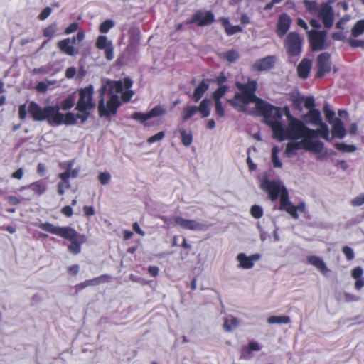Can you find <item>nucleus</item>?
I'll return each mask as SVG.
<instances>
[{
  "label": "nucleus",
  "mask_w": 364,
  "mask_h": 364,
  "mask_svg": "<svg viewBox=\"0 0 364 364\" xmlns=\"http://www.w3.org/2000/svg\"><path fill=\"white\" fill-rule=\"evenodd\" d=\"M164 136H165V132L161 131V132H158L157 134L149 137L147 139V142L151 144L156 141H161V139H163L164 138Z\"/></svg>",
  "instance_id": "obj_52"
},
{
  "label": "nucleus",
  "mask_w": 364,
  "mask_h": 364,
  "mask_svg": "<svg viewBox=\"0 0 364 364\" xmlns=\"http://www.w3.org/2000/svg\"><path fill=\"white\" fill-rule=\"evenodd\" d=\"M239 325V321L237 318L230 316L226 317L224 321L223 328L225 331H231Z\"/></svg>",
  "instance_id": "obj_34"
},
{
  "label": "nucleus",
  "mask_w": 364,
  "mask_h": 364,
  "mask_svg": "<svg viewBox=\"0 0 364 364\" xmlns=\"http://www.w3.org/2000/svg\"><path fill=\"white\" fill-rule=\"evenodd\" d=\"M220 21L228 36H232L242 31V28L240 26H232L226 18H221Z\"/></svg>",
  "instance_id": "obj_28"
},
{
  "label": "nucleus",
  "mask_w": 364,
  "mask_h": 364,
  "mask_svg": "<svg viewBox=\"0 0 364 364\" xmlns=\"http://www.w3.org/2000/svg\"><path fill=\"white\" fill-rule=\"evenodd\" d=\"M332 124V134L334 137L343 139L346 133L341 119L336 118Z\"/></svg>",
  "instance_id": "obj_24"
},
{
  "label": "nucleus",
  "mask_w": 364,
  "mask_h": 364,
  "mask_svg": "<svg viewBox=\"0 0 364 364\" xmlns=\"http://www.w3.org/2000/svg\"><path fill=\"white\" fill-rule=\"evenodd\" d=\"M291 23V19L287 14H282L279 16L277 24V33L279 37L284 36L289 31Z\"/></svg>",
  "instance_id": "obj_18"
},
{
  "label": "nucleus",
  "mask_w": 364,
  "mask_h": 364,
  "mask_svg": "<svg viewBox=\"0 0 364 364\" xmlns=\"http://www.w3.org/2000/svg\"><path fill=\"white\" fill-rule=\"evenodd\" d=\"M224 57L228 61L232 63L238 59L239 53L235 50H230L225 53Z\"/></svg>",
  "instance_id": "obj_46"
},
{
  "label": "nucleus",
  "mask_w": 364,
  "mask_h": 364,
  "mask_svg": "<svg viewBox=\"0 0 364 364\" xmlns=\"http://www.w3.org/2000/svg\"><path fill=\"white\" fill-rule=\"evenodd\" d=\"M236 87L240 92L235 93L234 100H228V102L232 106H236L235 100L240 101L245 105H247L250 102H255V108L257 112L264 117V119L269 117L272 111L269 108L274 106L258 98L255 95L257 88V83L255 80H249L245 84L237 82Z\"/></svg>",
  "instance_id": "obj_4"
},
{
  "label": "nucleus",
  "mask_w": 364,
  "mask_h": 364,
  "mask_svg": "<svg viewBox=\"0 0 364 364\" xmlns=\"http://www.w3.org/2000/svg\"><path fill=\"white\" fill-rule=\"evenodd\" d=\"M171 223L175 226H180L183 229L189 230L201 231L207 229L208 226L200 223L195 220L185 219L181 216H175L171 218Z\"/></svg>",
  "instance_id": "obj_13"
},
{
  "label": "nucleus",
  "mask_w": 364,
  "mask_h": 364,
  "mask_svg": "<svg viewBox=\"0 0 364 364\" xmlns=\"http://www.w3.org/2000/svg\"><path fill=\"white\" fill-rule=\"evenodd\" d=\"M198 112L197 106H188L183 108L182 118L187 121Z\"/></svg>",
  "instance_id": "obj_38"
},
{
  "label": "nucleus",
  "mask_w": 364,
  "mask_h": 364,
  "mask_svg": "<svg viewBox=\"0 0 364 364\" xmlns=\"http://www.w3.org/2000/svg\"><path fill=\"white\" fill-rule=\"evenodd\" d=\"M299 149H304L303 140L300 142H289L286 146V154L288 156L294 155Z\"/></svg>",
  "instance_id": "obj_32"
},
{
  "label": "nucleus",
  "mask_w": 364,
  "mask_h": 364,
  "mask_svg": "<svg viewBox=\"0 0 364 364\" xmlns=\"http://www.w3.org/2000/svg\"><path fill=\"white\" fill-rule=\"evenodd\" d=\"M105 50V58L107 60H112L114 58V46L109 43L108 46L103 49Z\"/></svg>",
  "instance_id": "obj_53"
},
{
  "label": "nucleus",
  "mask_w": 364,
  "mask_h": 364,
  "mask_svg": "<svg viewBox=\"0 0 364 364\" xmlns=\"http://www.w3.org/2000/svg\"><path fill=\"white\" fill-rule=\"evenodd\" d=\"M335 148L343 153H350L356 150V147L352 144H346L345 143H336Z\"/></svg>",
  "instance_id": "obj_39"
},
{
  "label": "nucleus",
  "mask_w": 364,
  "mask_h": 364,
  "mask_svg": "<svg viewBox=\"0 0 364 364\" xmlns=\"http://www.w3.org/2000/svg\"><path fill=\"white\" fill-rule=\"evenodd\" d=\"M261 188L267 192L269 199L275 201L279 197L280 210H284L289 213L294 219L299 218L298 212L301 213L306 212V205L304 203H300L297 205L291 203L289 198V193L284 186H281L280 183L274 180L265 179L261 184Z\"/></svg>",
  "instance_id": "obj_3"
},
{
  "label": "nucleus",
  "mask_w": 364,
  "mask_h": 364,
  "mask_svg": "<svg viewBox=\"0 0 364 364\" xmlns=\"http://www.w3.org/2000/svg\"><path fill=\"white\" fill-rule=\"evenodd\" d=\"M344 300L346 302H353V301H358L360 298L354 294H352L350 293H344L343 294Z\"/></svg>",
  "instance_id": "obj_63"
},
{
  "label": "nucleus",
  "mask_w": 364,
  "mask_h": 364,
  "mask_svg": "<svg viewBox=\"0 0 364 364\" xmlns=\"http://www.w3.org/2000/svg\"><path fill=\"white\" fill-rule=\"evenodd\" d=\"M57 47L61 53L70 55L75 56L79 53L78 48L73 46L70 38H67L59 41L57 43Z\"/></svg>",
  "instance_id": "obj_17"
},
{
  "label": "nucleus",
  "mask_w": 364,
  "mask_h": 364,
  "mask_svg": "<svg viewBox=\"0 0 364 364\" xmlns=\"http://www.w3.org/2000/svg\"><path fill=\"white\" fill-rule=\"evenodd\" d=\"M215 102V112L218 117H223L225 116V109L222 105L221 101Z\"/></svg>",
  "instance_id": "obj_50"
},
{
  "label": "nucleus",
  "mask_w": 364,
  "mask_h": 364,
  "mask_svg": "<svg viewBox=\"0 0 364 364\" xmlns=\"http://www.w3.org/2000/svg\"><path fill=\"white\" fill-rule=\"evenodd\" d=\"M342 252L348 261H351L355 258V254L353 250L351 247L347 245L343 246L342 248Z\"/></svg>",
  "instance_id": "obj_48"
},
{
  "label": "nucleus",
  "mask_w": 364,
  "mask_h": 364,
  "mask_svg": "<svg viewBox=\"0 0 364 364\" xmlns=\"http://www.w3.org/2000/svg\"><path fill=\"white\" fill-rule=\"evenodd\" d=\"M109 43H112V41H108L107 36H100L97 38L95 46L99 50H102L108 46Z\"/></svg>",
  "instance_id": "obj_43"
},
{
  "label": "nucleus",
  "mask_w": 364,
  "mask_h": 364,
  "mask_svg": "<svg viewBox=\"0 0 364 364\" xmlns=\"http://www.w3.org/2000/svg\"><path fill=\"white\" fill-rule=\"evenodd\" d=\"M267 321L269 324H287L290 323V318L288 316H272L268 318Z\"/></svg>",
  "instance_id": "obj_36"
},
{
  "label": "nucleus",
  "mask_w": 364,
  "mask_h": 364,
  "mask_svg": "<svg viewBox=\"0 0 364 364\" xmlns=\"http://www.w3.org/2000/svg\"><path fill=\"white\" fill-rule=\"evenodd\" d=\"M269 109H272L271 113L264 121L271 127L274 137L278 141L309 138V128L302 121L293 117L287 107L285 109V116L289 122L286 128L281 122V109L278 107H271Z\"/></svg>",
  "instance_id": "obj_1"
},
{
  "label": "nucleus",
  "mask_w": 364,
  "mask_h": 364,
  "mask_svg": "<svg viewBox=\"0 0 364 364\" xmlns=\"http://www.w3.org/2000/svg\"><path fill=\"white\" fill-rule=\"evenodd\" d=\"M93 87L89 85L79 90V100L75 109L78 112L90 111L95 105L92 102Z\"/></svg>",
  "instance_id": "obj_10"
},
{
  "label": "nucleus",
  "mask_w": 364,
  "mask_h": 364,
  "mask_svg": "<svg viewBox=\"0 0 364 364\" xmlns=\"http://www.w3.org/2000/svg\"><path fill=\"white\" fill-rule=\"evenodd\" d=\"M307 37L312 51H320L328 49L331 41L327 39V31L311 29L307 31Z\"/></svg>",
  "instance_id": "obj_8"
},
{
  "label": "nucleus",
  "mask_w": 364,
  "mask_h": 364,
  "mask_svg": "<svg viewBox=\"0 0 364 364\" xmlns=\"http://www.w3.org/2000/svg\"><path fill=\"white\" fill-rule=\"evenodd\" d=\"M318 125L320 127L316 130L309 128V138H316L318 136H321L326 140H328L329 129L328 126L323 122Z\"/></svg>",
  "instance_id": "obj_22"
},
{
  "label": "nucleus",
  "mask_w": 364,
  "mask_h": 364,
  "mask_svg": "<svg viewBox=\"0 0 364 364\" xmlns=\"http://www.w3.org/2000/svg\"><path fill=\"white\" fill-rule=\"evenodd\" d=\"M316 63V77L318 78H321L326 74L331 72V55L328 53L325 52L321 53L317 58Z\"/></svg>",
  "instance_id": "obj_14"
},
{
  "label": "nucleus",
  "mask_w": 364,
  "mask_h": 364,
  "mask_svg": "<svg viewBox=\"0 0 364 364\" xmlns=\"http://www.w3.org/2000/svg\"><path fill=\"white\" fill-rule=\"evenodd\" d=\"M277 58L275 55H268L256 60L252 65V70L255 72H262L273 68Z\"/></svg>",
  "instance_id": "obj_15"
},
{
  "label": "nucleus",
  "mask_w": 364,
  "mask_h": 364,
  "mask_svg": "<svg viewBox=\"0 0 364 364\" xmlns=\"http://www.w3.org/2000/svg\"><path fill=\"white\" fill-rule=\"evenodd\" d=\"M26 188L30 189L36 195L41 196L46 191L47 184L44 180L40 179L30 183Z\"/></svg>",
  "instance_id": "obj_25"
},
{
  "label": "nucleus",
  "mask_w": 364,
  "mask_h": 364,
  "mask_svg": "<svg viewBox=\"0 0 364 364\" xmlns=\"http://www.w3.org/2000/svg\"><path fill=\"white\" fill-rule=\"evenodd\" d=\"M313 138L303 139L304 149L315 154H321L324 150V144L321 141H313Z\"/></svg>",
  "instance_id": "obj_19"
},
{
  "label": "nucleus",
  "mask_w": 364,
  "mask_h": 364,
  "mask_svg": "<svg viewBox=\"0 0 364 364\" xmlns=\"http://www.w3.org/2000/svg\"><path fill=\"white\" fill-rule=\"evenodd\" d=\"M98 178H99V180L100 181V183L102 185H106L110 181L111 176L107 172H102V173H100V175L98 176Z\"/></svg>",
  "instance_id": "obj_56"
},
{
  "label": "nucleus",
  "mask_w": 364,
  "mask_h": 364,
  "mask_svg": "<svg viewBox=\"0 0 364 364\" xmlns=\"http://www.w3.org/2000/svg\"><path fill=\"white\" fill-rule=\"evenodd\" d=\"M261 256L258 253L247 256L245 253H240L237 256V259L239 262V267L240 268L248 269L254 266V262L258 261Z\"/></svg>",
  "instance_id": "obj_16"
},
{
  "label": "nucleus",
  "mask_w": 364,
  "mask_h": 364,
  "mask_svg": "<svg viewBox=\"0 0 364 364\" xmlns=\"http://www.w3.org/2000/svg\"><path fill=\"white\" fill-rule=\"evenodd\" d=\"M303 40L296 32H290L284 40V47L287 54L291 57L299 56L302 51Z\"/></svg>",
  "instance_id": "obj_9"
},
{
  "label": "nucleus",
  "mask_w": 364,
  "mask_h": 364,
  "mask_svg": "<svg viewBox=\"0 0 364 364\" xmlns=\"http://www.w3.org/2000/svg\"><path fill=\"white\" fill-rule=\"evenodd\" d=\"M38 228L44 231L56 235L70 242L68 246L69 252L78 255L81 252V246L86 241L85 235L80 234L74 228L70 226H55L50 223H40Z\"/></svg>",
  "instance_id": "obj_5"
},
{
  "label": "nucleus",
  "mask_w": 364,
  "mask_h": 364,
  "mask_svg": "<svg viewBox=\"0 0 364 364\" xmlns=\"http://www.w3.org/2000/svg\"><path fill=\"white\" fill-rule=\"evenodd\" d=\"M57 30V23H50L43 29V36L46 38H51L55 35Z\"/></svg>",
  "instance_id": "obj_41"
},
{
  "label": "nucleus",
  "mask_w": 364,
  "mask_h": 364,
  "mask_svg": "<svg viewBox=\"0 0 364 364\" xmlns=\"http://www.w3.org/2000/svg\"><path fill=\"white\" fill-rule=\"evenodd\" d=\"M27 116V107L26 104H22L18 107V118L21 120H24Z\"/></svg>",
  "instance_id": "obj_58"
},
{
  "label": "nucleus",
  "mask_w": 364,
  "mask_h": 364,
  "mask_svg": "<svg viewBox=\"0 0 364 364\" xmlns=\"http://www.w3.org/2000/svg\"><path fill=\"white\" fill-rule=\"evenodd\" d=\"M250 213L254 218L259 219L263 215V209L258 205H254L251 207Z\"/></svg>",
  "instance_id": "obj_45"
},
{
  "label": "nucleus",
  "mask_w": 364,
  "mask_h": 364,
  "mask_svg": "<svg viewBox=\"0 0 364 364\" xmlns=\"http://www.w3.org/2000/svg\"><path fill=\"white\" fill-rule=\"evenodd\" d=\"M311 68V63L309 60L303 59L297 67L298 75L303 79L309 77Z\"/></svg>",
  "instance_id": "obj_27"
},
{
  "label": "nucleus",
  "mask_w": 364,
  "mask_h": 364,
  "mask_svg": "<svg viewBox=\"0 0 364 364\" xmlns=\"http://www.w3.org/2000/svg\"><path fill=\"white\" fill-rule=\"evenodd\" d=\"M279 149L274 146L272 149V161L274 168H282V163L278 157Z\"/></svg>",
  "instance_id": "obj_42"
},
{
  "label": "nucleus",
  "mask_w": 364,
  "mask_h": 364,
  "mask_svg": "<svg viewBox=\"0 0 364 364\" xmlns=\"http://www.w3.org/2000/svg\"><path fill=\"white\" fill-rule=\"evenodd\" d=\"M209 79L203 80L194 90L193 99L194 102H198L209 88Z\"/></svg>",
  "instance_id": "obj_23"
},
{
  "label": "nucleus",
  "mask_w": 364,
  "mask_h": 364,
  "mask_svg": "<svg viewBox=\"0 0 364 364\" xmlns=\"http://www.w3.org/2000/svg\"><path fill=\"white\" fill-rule=\"evenodd\" d=\"M134 92L130 90H126L125 91L122 92L121 100L123 102L127 103L129 102L132 97L134 95Z\"/></svg>",
  "instance_id": "obj_54"
},
{
  "label": "nucleus",
  "mask_w": 364,
  "mask_h": 364,
  "mask_svg": "<svg viewBox=\"0 0 364 364\" xmlns=\"http://www.w3.org/2000/svg\"><path fill=\"white\" fill-rule=\"evenodd\" d=\"M51 12L52 9L49 6H47L43 9V11L38 15V18L41 21H44L51 14Z\"/></svg>",
  "instance_id": "obj_57"
},
{
  "label": "nucleus",
  "mask_w": 364,
  "mask_h": 364,
  "mask_svg": "<svg viewBox=\"0 0 364 364\" xmlns=\"http://www.w3.org/2000/svg\"><path fill=\"white\" fill-rule=\"evenodd\" d=\"M228 80V77L225 76L223 72H221L218 76L215 78L209 80V82H213L217 84L218 86H225L223 85Z\"/></svg>",
  "instance_id": "obj_47"
},
{
  "label": "nucleus",
  "mask_w": 364,
  "mask_h": 364,
  "mask_svg": "<svg viewBox=\"0 0 364 364\" xmlns=\"http://www.w3.org/2000/svg\"><path fill=\"white\" fill-rule=\"evenodd\" d=\"M166 109L164 107V106L156 105L146 113L135 112L132 114L131 118L139 121L145 127H150L153 124L147 122L149 119L153 117L162 116L166 114Z\"/></svg>",
  "instance_id": "obj_11"
},
{
  "label": "nucleus",
  "mask_w": 364,
  "mask_h": 364,
  "mask_svg": "<svg viewBox=\"0 0 364 364\" xmlns=\"http://www.w3.org/2000/svg\"><path fill=\"white\" fill-rule=\"evenodd\" d=\"M323 112L325 113L326 117L329 123H333L334 122L335 118V112L330 109L328 105H326L323 107Z\"/></svg>",
  "instance_id": "obj_49"
},
{
  "label": "nucleus",
  "mask_w": 364,
  "mask_h": 364,
  "mask_svg": "<svg viewBox=\"0 0 364 364\" xmlns=\"http://www.w3.org/2000/svg\"><path fill=\"white\" fill-rule=\"evenodd\" d=\"M363 274V270L360 267H357L352 270V277L355 279L361 278Z\"/></svg>",
  "instance_id": "obj_62"
},
{
  "label": "nucleus",
  "mask_w": 364,
  "mask_h": 364,
  "mask_svg": "<svg viewBox=\"0 0 364 364\" xmlns=\"http://www.w3.org/2000/svg\"><path fill=\"white\" fill-rule=\"evenodd\" d=\"M85 31H78V33H77V35L75 36H73L71 40H72V44H75L76 43V41H77L78 42H80L82 41H83V39L85 38Z\"/></svg>",
  "instance_id": "obj_64"
},
{
  "label": "nucleus",
  "mask_w": 364,
  "mask_h": 364,
  "mask_svg": "<svg viewBox=\"0 0 364 364\" xmlns=\"http://www.w3.org/2000/svg\"><path fill=\"white\" fill-rule=\"evenodd\" d=\"M28 112L33 121H46L50 126H60L61 124L73 125L80 119L81 123L85 122L89 116L90 111L79 112L76 114L73 112L61 113L58 105L41 107L37 102L31 101L28 107Z\"/></svg>",
  "instance_id": "obj_2"
},
{
  "label": "nucleus",
  "mask_w": 364,
  "mask_h": 364,
  "mask_svg": "<svg viewBox=\"0 0 364 364\" xmlns=\"http://www.w3.org/2000/svg\"><path fill=\"white\" fill-rule=\"evenodd\" d=\"M228 90V86H218L212 94L214 101H220L221 98L226 94Z\"/></svg>",
  "instance_id": "obj_40"
},
{
  "label": "nucleus",
  "mask_w": 364,
  "mask_h": 364,
  "mask_svg": "<svg viewBox=\"0 0 364 364\" xmlns=\"http://www.w3.org/2000/svg\"><path fill=\"white\" fill-rule=\"evenodd\" d=\"M304 107L309 110L314 109L315 100L313 97H307L304 100Z\"/></svg>",
  "instance_id": "obj_60"
},
{
  "label": "nucleus",
  "mask_w": 364,
  "mask_h": 364,
  "mask_svg": "<svg viewBox=\"0 0 364 364\" xmlns=\"http://www.w3.org/2000/svg\"><path fill=\"white\" fill-rule=\"evenodd\" d=\"M178 132L181 135V144L184 146H189L193 142V133L192 131H186L183 128L178 129Z\"/></svg>",
  "instance_id": "obj_29"
},
{
  "label": "nucleus",
  "mask_w": 364,
  "mask_h": 364,
  "mask_svg": "<svg viewBox=\"0 0 364 364\" xmlns=\"http://www.w3.org/2000/svg\"><path fill=\"white\" fill-rule=\"evenodd\" d=\"M215 21V16L211 11H206L205 13L201 10H197L191 16L187 19L186 24L196 23L198 26L210 25Z\"/></svg>",
  "instance_id": "obj_12"
},
{
  "label": "nucleus",
  "mask_w": 364,
  "mask_h": 364,
  "mask_svg": "<svg viewBox=\"0 0 364 364\" xmlns=\"http://www.w3.org/2000/svg\"><path fill=\"white\" fill-rule=\"evenodd\" d=\"M364 33V19L358 21L351 29V35L358 37Z\"/></svg>",
  "instance_id": "obj_37"
},
{
  "label": "nucleus",
  "mask_w": 364,
  "mask_h": 364,
  "mask_svg": "<svg viewBox=\"0 0 364 364\" xmlns=\"http://www.w3.org/2000/svg\"><path fill=\"white\" fill-rule=\"evenodd\" d=\"M58 178L61 181H60L57 186L58 193L63 196L65 193V189L71 188V185L69 181V175L68 173H60L58 175Z\"/></svg>",
  "instance_id": "obj_26"
},
{
  "label": "nucleus",
  "mask_w": 364,
  "mask_h": 364,
  "mask_svg": "<svg viewBox=\"0 0 364 364\" xmlns=\"http://www.w3.org/2000/svg\"><path fill=\"white\" fill-rule=\"evenodd\" d=\"M307 262L309 264L314 266L324 276H326L329 272V269L327 267L326 263L318 256H308Z\"/></svg>",
  "instance_id": "obj_21"
},
{
  "label": "nucleus",
  "mask_w": 364,
  "mask_h": 364,
  "mask_svg": "<svg viewBox=\"0 0 364 364\" xmlns=\"http://www.w3.org/2000/svg\"><path fill=\"white\" fill-rule=\"evenodd\" d=\"M261 350L260 345L255 341L250 342L247 346L241 348L240 359L249 360L252 357V352L259 351Z\"/></svg>",
  "instance_id": "obj_20"
},
{
  "label": "nucleus",
  "mask_w": 364,
  "mask_h": 364,
  "mask_svg": "<svg viewBox=\"0 0 364 364\" xmlns=\"http://www.w3.org/2000/svg\"><path fill=\"white\" fill-rule=\"evenodd\" d=\"M79 28V24L77 22L71 23L67 28L65 29V34H70L75 32Z\"/></svg>",
  "instance_id": "obj_59"
},
{
  "label": "nucleus",
  "mask_w": 364,
  "mask_h": 364,
  "mask_svg": "<svg viewBox=\"0 0 364 364\" xmlns=\"http://www.w3.org/2000/svg\"><path fill=\"white\" fill-rule=\"evenodd\" d=\"M307 117L309 118L310 122L315 125L319 124L322 122L321 112L318 109H314L309 110L307 114Z\"/></svg>",
  "instance_id": "obj_35"
},
{
  "label": "nucleus",
  "mask_w": 364,
  "mask_h": 364,
  "mask_svg": "<svg viewBox=\"0 0 364 364\" xmlns=\"http://www.w3.org/2000/svg\"><path fill=\"white\" fill-rule=\"evenodd\" d=\"M210 101L208 99H204L203 100L199 106L197 107L198 112H200L203 117H208L210 115Z\"/></svg>",
  "instance_id": "obj_31"
},
{
  "label": "nucleus",
  "mask_w": 364,
  "mask_h": 364,
  "mask_svg": "<svg viewBox=\"0 0 364 364\" xmlns=\"http://www.w3.org/2000/svg\"><path fill=\"white\" fill-rule=\"evenodd\" d=\"M105 88L102 87L100 90V99L98 103V112L100 117H110L114 115L117 112L118 108L121 106L122 102L119 96L116 94L110 93L109 99L105 105L104 94Z\"/></svg>",
  "instance_id": "obj_6"
},
{
  "label": "nucleus",
  "mask_w": 364,
  "mask_h": 364,
  "mask_svg": "<svg viewBox=\"0 0 364 364\" xmlns=\"http://www.w3.org/2000/svg\"><path fill=\"white\" fill-rule=\"evenodd\" d=\"M111 276L108 274H102L101 276L87 279L83 282L85 283V287H87L88 286L98 285L101 282H108L111 280Z\"/></svg>",
  "instance_id": "obj_30"
},
{
  "label": "nucleus",
  "mask_w": 364,
  "mask_h": 364,
  "mask_svg": "<svg viewBox=\"0 0 364 364\" xmlns=\"http://www.w3.org/2000/svg\"><path fill=\"white\" fill-rule=\"evenodd\" d=\"M72 164L71 163H69L68 164V166L66 168V170L65 171H64L63 173H68V175H69V178L70 177L72 178H76L77 177L78 174H79V170L77 168H74V169H72Z\"/></svg>",
  "instance_id": "obj_55"
},
{
  "label": "nucleus",
  "mask_w": 364,
  "mask_h": 364,
  "mask_svg": "<svg viewBox=\"0 0 364 364\" xmlns=\"http://www.w3.org/2000/svg\"><path fill=\"white\" fill-rule=\"evenodd\" d=\"M309 9L311 11L316 10L317 17L321 21L326 28L329 29L333 26L335 18L334 11L329 3H323L318 6L315 1H311Z\"/></svg>",
  "instance_id": "obj_7"
},
{
  "label": "nucleus",
  "mask_w": 364,
  "mask_h": 364,
  "mask_svg": "<svg viewBox=\"0 0 364 364\" xmlns=\"http://www.w3.org/2000/svg\"><path fill=\"white\" fill-rule=\"evenodd\" d=\"M351 204L353 206H360L364 204V195L360 194V196L353 198L351 201Z\"/></svg>",
  "instance_id": "obj_61"
},
{
  "label": "nucleus",
  "mask_w": 364,
  "mask_h": 364,
  "mask_svg": "<svg viewBox=\"0 0 364 364\" xmlns=\"http://www.w3.org/2000/svg\"><path fill=\"white\" fill-rule=\"evenodd\" d=\"M75 96L73 94L69 95L65 99L63 100L60 102V105L58 106L60 109L63 111L70 110L75 105Z\"/></svg>",
  "instance_id": "obj_33"
},
{
  "label": "nucleus",
  "mask_w": 364,
  "mask_h": 364,
  "mask_svg": "<svg viewBox=\"0 0 364 364\" xmlns=\"http://www.w3.org/2000/svg\"><path fill=\"white\" fill-rule=\"evenodd\" d=\"M114 26V23L113 21L110 19L105 20L103 21L99 28V31L100 33H107L113 26Z\"/></svg>",
  "instance_id": "obj_44"
},
{
  "label": "nucleus",
  "mask_w": 364,
  "mask_h": 364,
  "mask_svg": "<svg viewBox=\"0 0 364 364\" xmlns=\"http://www.w3.org/2000/svg\"><path fill=\"white\" fill-rule=\"evenodd\" d=\"M348 43L351 48H364V41L360 39L349 38L347 40Z\"/></svg>",
  "instance_id": "obj_51"
}]
</instances>
